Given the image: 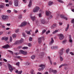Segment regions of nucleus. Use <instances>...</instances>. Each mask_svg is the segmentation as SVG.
<instances>
[{"label": "nucleus", "instance_id": "14", "mask_svg": "<svg viewBox=\"0 0 74 74\" xmlns=\"http://www.w3.org/2000/svg\"><path fill=\"white\" fill-rule=\"evenodd\" d=\"M63 49H61L60 51L59 52V55L61 56L63 55Z\"/></svg>", "mask_w": 74, "mask_h": 74}, {"label": "nucleus", "instance_id": "43", "mask_svg": "<svg viewBox=\"0 0 74 74\" xmlns=\"http://www.w3.org/2000/svg\"><path fill=\"white\" fill-rule=\"evenodd\" d=\"M28 45L29 47H32V44H31V43H29L28 44Z\"/></svg>", "mask_w": 74, "mask_h": 74}, {"label": "nucleus", "instance_id": "20", "mask_svg": "<svg viewBox=\"0 0 74 74\" xmlns=\"http://www.w3.org/2000/svg\"><path fill=\"white\" fill-rule=\"evenodd\" d=\"M18 19H21L22 18V15L21 14L19 15L18 17Z\"/></svg>", "mask_w": 74, "mask_h": 74}, {"label": "nucleus", "instance_id": "57", "mask_svg": "<svg viewBox=\"0 0 74 74\" xmlns=\"http://www.w3.org/2000/svg\"><path fill=\"white\" fill-rule=\"evenodd\" d=\"M70 54H71V55H74V53H73V52H70Z\"/></svg>", "mask_w": 74, "mask_h": 74}, {"label": "nucleus", "instance_id": "26", "mask_svg": "<svg viewBox=\"0 0 74 74\" xmlns=\"http://www.w3.org/2000/svg\"><path fill=\"white\" fill-rule=\"evenodd\" d=\"M69 25L68 24L67 25V27L65 29L66 32H67V30H68V29H69Z\"/></svg>", "mask_w": 74, "mask_h": 74}, {"label": "nucleus", "instance_id": "41", "mask_svg": "<svg viewBox=\"0 0 74 74\" xmlns=\"http://www.w3.org/2000/svg\"><path fill=\"white\" fill-rule=\"evenodd\" d=\"M53 27H56L57 26L56 24H54L53 25Z\"/></svg>", "mask_w": 74, "mask_h": 74}, {"label": "nucleus", "instance_id": "9", "mask_svg": "<svg viewBox=\"0 0 74 74\" xmlns=\"http://www.w3.org/2000/svg\"><path fill=\"white\" fill-rule=\"evenodd\" d=\"M14 4L15 6H18V0H14Z\"/></svg>", "mask_w": 74, "mask_h": 74}, {"label": "nucleus", "instance_id": "28", "mask_svg": "<svg viewBox=\"0 0 74 74\" xmlns=\"http://www.w3.org/2000/svg\"><path fill=\"white\" fill-rule=\"evenodd\" d=\"M69 51H70V49H68L67 50H66V53L67 54H68V53H69Z\"/></svg>", "mask_w": 74, "mask_h": 74}, {"label": "nucleus", "instance_id": "10", "mask_svg": "<svg viewBox=\"0 0 74 74\" xmlns=\"http://www.w3.org/2000/svg\"><path fill=\"white\" fill-rule=\"evenodd\" d=\"M58 48H59V47L57 46L51 47V49H58Z\"/></svg>", "mask_w": 74, "mask_h": 74}, {"label": "nucleus", "instance_id": "8", "mask_svg": "<svg viewBox=\"0 0 74 74\" xmlns=\"http://www.w3.org/2000/svg\"><path fill=\"white\" fill-rule=\"evenodd\" d=\"M44 55H45V52H41L39 53V56L40 58H42L43 56H44Z\"/></svg>", "mask_w": 74, "mask_h": 74}, {"label": "nucleus", "instance_id": "59", "mask_svg": "<svg viewBox=\"0 0 74 74\" xmlns=\"http://www.w3.org/2000/svg\"><path fill=\"white\" fill-rule=\"evenodd\" d=\"M15 55H19V53L17 52L15 53Z\"/></svg>", "mask_w": 74, "mask_h": 74}, {"label": "nucleus", "instance_id": "21", "mask_svg": "<svg viewBox=\"0 0 74 74\" xmlns=\"http://www.w3.org/2000/svg\"><path fill=\"white\" fill-rule=\"evenodd\" d=\"M46 22V21H45V20L44 19L41 20V22L42 24H44V23H45Z\"/></svg>", "mask_w": 74, "mask_h": 74}, {"label": "nucleus", "instance_id": "46", "mask_svg": "<svg viewBox=\"0 0 74 74\" xmlns=\"http://www.w3.org/2000/svg\"><path fill=\"white\" fill-rule=\"evenodd\" d=\"M12 37L10 36V42H12Z\"/></svg>", "mask_w": 74, "mask_h": 74}, {"label": "nucleus", "instance_id": "35", "mask_svg": "<svg viewBox=\"0 0 74 74\" xmlns=\"http://www.w3.org/2000/svg\"><path fill=\"white\" fill-rule=\"evenodd\" d=\"M31 74H34V70L33 69H32L31 70Z\"/></svg>", "mask_w": 74, "mask_h": 74}, {"label": "nucleus", "instance_id": "60", "mask_svg": "<svg viewBox=\"0 0 74 74\" xmlns=\"http://www.w3.org/2000/svg\"><path fill=\"white\" fill-rule=\"evenodd\" d=\"M59 24L60 25V26H62V25H63V23H62L59 22Z\"/></svg>", "mask_w": 74, "mask_h": 74}, {"label": "nucleus", "instance_id": "12", "mask_svg": "<svg viewBox=\"0 0 74 74\" xmlns=\"http://www.w3.org/2000/svg\"><path fill=\"white\" fill-rule=\"evenodd\" d=\"M30 18L32 19V21L33 22H34V21H35V19H36V16H31L30 17Z\"/></svg>", "mask_w": 74, "mask_h": 74}, {"label": "nucleus", "instance_id": "56", "mask_svg": "<svg viewBox=\"0 0 74 74\" xmlns=\"http://www.w3.org/2000/svg\"><path fill=\"white\" fill-rule=\"evenodd\" d=\"M15 72L16 73H17V74H18L19 72V71H18V70H16L15 71Z\"/></svg>", "mask_w": 74, "mask_h": 74}, {"label": "nucleus", "instance_id": "24", "mask_svg": "<svg viewBox=\"0 0 74 74\" xmlns=\"http://www.w3.org/2000/svg\"><path fill=\"white\" fill-rule=\"evenodd\" d=\"M53 69L51 68L49 70V72L50 73H51V72H53Z\"/></svg>", "mask_w": 74, "mask_h": 74}, {"label": "nucleus", "instance_id": "38", "mask_svg": "<svg viewBox=\"0 0 74 74\" xmlns=\"http://www.w3.org/2000/svg\"><path fill=\"white\" fill-rule=\"evenodd\" d=\"M58 1L60 3H63V1L62 0H58Z\"/></svg>", "mask_w": 74, "mask_h": 74}, {"label": "nucleus", "instance_id": "63", "mask_svg": "<svg viewBox=\"0 0 74 74\" xmlns=\"http://www.w3.org/2000/svg\"><path fill=\"white\" fill-rule=\"evenodd\" d=\"M14 45H16V44H18V43H17V41H16V42L14 43Z\"/></svg>", "mask_w": 74, "mask_h": 74}, {"label": "nucleus", "instance_id": "7", "mask_svg": "<svg viewBox=\"0 0 74 74\" xmlns=\"http://www.w3.org/2000/svg\"><path fill=\"white\" fill-rule=\"evenodd\" d=\"M20 53H22V54H23V55H26L27 54V52L22 50L20 51Z\"/></svg>", "mask_w": 74, "mask_h": 74}, {"label": "nucleus", "instance_id": "33", "mask_svg": "<svg viewBox=\"0 0 74 74\" xmlns=\"http://www.w3.org/2000/svg\"><path fill=\"white\" fill-rule=\"evenodd\" d=\"M57 32H58V30H56L54 32H53V34H55V33H57Z\"/></svg>", "mask_w": 74, "mask_h": 74}, {"label": "nucleus", "instance_id": "64", "mask_svg": "<svg viewBox=\"0 0 74 74\" xmlns=\"http://www.w3.org/2000/svg\"><path fill=\"white\" fill-rule=\"evenodd\" d=\"M6 25L7 26H10V25H11V24H10V23H8L6 24Z\"/></svg>", "mask_w": 74, "mask_h": 74}, {"label": "nucleus", "instance_id": "30", "mask_svg": "<svg viewBox=\"0 0 74 74\" xmlns=\"http://www.w3.org/2000/svg\"><path fill=\"white\" fill-rule=\"evenodd\" d=\"M0 8H4V5H0Z\"/></svg>", "mask_w": 74, "mask_h": 74}, {"label": "nucleus", "instance_id": "32", "mask_svg": "<svg viewBox=\"0 0 74 74\" xmlns=\"http://www.w3.org/2000/svg\"><path fill=\"white\" fill-rule=\"evenodd\" d=\"M12 36L13 37V38H15V37H16V35L15 34H13L12 35Z\"/></svg>", "mask_w": 74, "mask_h": 74}, {"label": "nucleus", "instance_id": "51", "mask_svg": "<svg viewBox=\"0 0 74 74\" xmlns=\"http://www.w3.org/2000/svg\"><path fill=\"white\" fill-rule=\"evenodd\" d=\"M1 27H2L3 29L5 28V26L2 25Z\"/></svg>", "mask_w": 74, "mask_h": 74}, {"label": "nucleus", "instance_id": "42", "mask_svg": "<svg viewBox=\"0 0 74 74\" xmlns=\"http://www.w3.org/2000/svg\"><path fill=\"white\" fill-rule=\"evenodd\" d=\"M22 34L24 37H26V35H25V34H24V33H22Z\"/></svg>", "mask_w": 74, "mask_h": 74}, {"label": "nucleus", "instance_id": "36", "mask_svg": "<svg viewBox=\"0 0 74 74\" xmlns=\"http://www.w3.org/2000/svg\"><path fill=\"white\" fill-rule=\"evenodd\" d=\"M7 12L8 13H11V10H8L7 11Z\"/></svg>", "mask_w": 74, "mask_h": 74}, {"label": "nucleus", "instance_id": "2", "mask_svg": "<svg viewBox=\"0 0 74 74\" xmlns=\"http://www.w3.org/2000/svg\"><path fill=\"white\" fill-rule=\"evenodd\" d=\"M8 67H9V70L11 72L13 71V70H15L16 69L15 68H14L13 69H12V66L10 64H8Z\"/></svg>", "mask_w": 74, "mask_h": 74}, {"label": "nucleus", "instance_id": "23", "mask_svg": "<svg viewBox=\"0 0 74 74\" xmlns=\"http://www.w3.org/2000/svg\"><path fill=\"white\" fill-rule=\"evenodd\" d=\"M49 5H51L53 4V2L51 1H50L49 3Z\"/></svg>", "mask_w": 74, "mask_h": 74}, {"label": "nucleus", "instance_id": "47", "mask_svg": "<svg viewBox=\"0 0 74 74\" xmlns=\"http://www.w3.org/2000/svg\"><path fill=\"white\" fill-rule=\"evenodd\" d=\"M16 65H17V66H19V62L16 63Z\"/></svg>", "mask_w": 74, "mask_h": 74}, {"label": "nucleus", "instance_id": "16", "mask_svg": "<svg viewBox=\"0 0 74 74\" xmlns=\"http://www.w3.org/2000/svg\"><path fill=\"white\" fill-rule=\"evenodd\" d=\"M46 14L47 16H50V15L51 14V13L50 12L46 11Z\"/></svg>", "mask_w": 74, "mask_h": 74}, {"label": "nucleus", "instance_id": "37", "mask_svg": "<svg viewBox=\"0 0 74 74\" xmlns=\"http://www.w3.org/2000/svg\"><path fill=\"white\" fill-rule=\"evenodd\" d=\"M24 40L23 38H21L20 40V42L21 43H22V42H23V41Z\"/></svg>", "mask_w": 74, "mask_h": 74}, {"label": "nucleus", "instance_id": "5", "mask_svg": "<svg viewBox=\"0 0 74 74\" xmlns=\"http://www.w3.org/2000/svg\"><path fill=\"white\" fill-rule=\"evenodd\" d=\"M59 39L60 40H63V39L64 38V37L63 35V34H60L59 35Z\"/></svg>", "mask_w": 74, "mask_h": 74}, {"label": "nucleus", "instance_id": "62", "mask_svg": "<svg viewBox=\"0 0 74 74\" xmlns=\"http://www.w3.org/2000/svg\"><path fill=\"white\" fill-rule=\"evenodd\" d=\"M38 32V29H36V31H35V33H37V32Z\"/></svg>", "mask_w": 74, "mask_h": 74}, {"label": "nucleus", "instance_id": "52", "mask_svg": "<svg viewBox=\"0 0 74 74\" xmlns=\"http://www.w3.org/2000/svg\"><path fill=\"white\" fill-rule=\"evenodd\" d=\"M12 4V1H10L9 2V4L10 5H11V4Z\"/></svg>", "mask_w": 74, "mask_h": 74}, {"label": "nucleus", "instance_id": "13", "mask_svg": "<svg viewBox=\"0 0 74 74\" xmlns=\"http://www.w3.org/2000/svg\"><path fill=\"white\" fill-rule=\"evenodd\" d=\"M60 17H61L62 19H66V20H67V17H64V15H63V14H61L60 15Z\"/></svg>", "mask_w": 74, "mask_h": 74}, {"label": "nucleus", "instance_id": "19", "mask_svg": "<svg viewBox=\"0 0 74 74\" xmlns=\"http://www.w3.org/2000/svg\"><path fill=\"white\" fill-rule=\"evenodd\" d=\"M53 42H54V40H53V38H51V42H50L49 44L51 45V44H52V43H53Z\"/></svg>", "mask_w": 74, "mask_h": 74}, {"label": "nucleus", "instance_id": "15", "mask_svg": "<svg viewBox=\"0 0 74 74\" xmlns=\"http://www.w3.org/2000/svg\"><path fill=\"white\" fill-rule=\"evenodd\" d=\"M42 38H43V37H41L38 38V43H39V44H40V43H41V42L42 41L41 40H42Z\"/></svg>", "mask_w": 74, "mask_h": 74}, {"label": "nucleus", "instance_id": "55", "mask_svg": "<svg viewBox=\"0 0 74 74\" xmlns=\"http://www.w3.org/2000/svg\"><path fill=\"white\" fill-rule=\"evenodd\" d=\"M49 33H50V31H49V30L47 32H46L47 34H48Z\"/></svg>", "mask_w": 74, "mask_h": 74}, {"label": "nucleus", "instance_id": "4", "mask_svg": "<svg viewBox=\"0 0 74 74\" xmlns=\"http://www.w3.org/2000/svg\"><path fill=\"white\" fill-rule=\"evenodd\" d=\"M40 67H42L41 68H40L38 69L39 71H41V70H44V68H45V65L43 64H41L40 65Z\"/></svg>", "mask_w": 74, "mask_h": 74}, {"label": "nucleus", "instance_id": "22", "mask_svg": "<svg viewBox=\"0 0 74 74\" xmlns=\"http://www.w3.org/2000/svg\"><path fill=\"white\" fill-rule=\"evenodd\" d=\"M36 58V56L34 55H33L31 56V58L32 59H34V58Z\"/></svg>", "mask_w": 74, "mask_h": 74}, {"label": "nucleus", "instance_id": "29", "mask_svg": "<svg viewBox=\"0 0 74 74\" xmlns=\"http://www.w3.org/2000/svg\"><path fill=\"white\" fill-rule=\"evenodd\" d=\"M52 73H53L54 74H56V73H57V71L56 70H53Z\"/></svg>", "mask_w": 74, "mask_h": 74}, {"label": "nucleus", "instance_id": "49", "mask_svg": "<svg viewBox=\"0 0 74 74\" xmlns=\"http://www.w3.org/2000/svg\"><path fill=\"white\" fill-rule=\"evenodd\" d=\"M66 42V40H65L62 41V43H63V44H65Z\"/></svg>", "mask_w": 74, "mask_h": 74}, {"label": "nucleus", "instance_id": "53", "mask_svg": "<svg viewBox=\"0 0 74 74\" xmlns=\"http://www.w3.org/2000/svg\"><path fill=\"white\" fill-rule=\"evenodd\" d=\"M71 22L72 23H74V18L72 20Z\"/></svg>", "mask_w": 74, "mask_h": 74}, {"label": "nucleus", "instance_id": "34", "mask_svg": "<svg viewBox=\"0 0 74 74\" xmlns=\"http://www.w3.org/2000/svg\"><path fill=\"white\" fill-rule=\"evenodd\" d=\"M39 17L40 18H41V17H42V14L41 13H40L38 14Z\"/></svg>", "mask_w": 74, "mask_h": 74}, {"label": "nucleus", "instance_id": "18", "mask_svg": "<svg viewBox=\"0 0 74 74\" xmlns=\"http://www.w3.org/2000/svg\"><path fill=\"white\" fill-rule=\"evenodd\" d=\"M2 40H4L5 41H7V40L8 39V37H3L2 38Z\"/></svg>", "mask_w": 74, "mask_h": 74}, {"label": "nucleus", "instance_id": "39", "mask_svg": "<svg viewBox=\"0 0 74 74\" xmlns=\"http://www.w3.org/2000/svg\"><path fill=\"white\" fill-rule=\"evenodd\" d=\"M22 71H18V74H22Z\"/></svg>", "mask_w": 74, "mask_h": 74}, {"label": "nucleus", "instance_id": "44", "mask_svg": "<svg viewBox=\"0 0 74 74\" xmlns=\"http://www.w3.org/2000/svg\"><path fill=\"white\" fill-rule=\"evenodd\" d=\"M62 66H67V64H62Z\"/></svg>", "mask_w": 74, "mask_h": 74}, {"label": "nucleus", "instance_id": "6", "mask_svg": "<svg viewBox=\"0 0 74 74\" xmlns=\"http://www.w3.org/2000/svg\"><path fill=\"white\" fill-rule=\"evenodd\" d=\"M26 25H27L26 22H23L21 24V25H20V27H23V26H26Z\"/></svg>", "mask_w": 74, "mask_h": 74}, {"label": "nucleus", "instance_id": "40", "mask_svg": "<svg viewBox=\"0 0 74 74\" xmlns=\"http://www.w3.org/2000/svg\"><path fill=\"white\" fill-rule=\"evenodd\" d=\"M19 29H17L16 31H15V32L16 33H18V32H19Z\"/></svg>", "mask_w": 74, "mask_h": 74}, {"label": "nucleus", "instance_id": "3", "mask_svg": "<svg viewBox=\"0 0 74 74\" xmlns=\"http://www.w3.org/2000/svg\"><path fill=\"white\" fill-rule=\"evenodd\" d=\"M1 18L2 19L3 21H7L8 18V16L3 15L2 16Z\"/></svg>", "mask_w": 74, "mask_h": 74}, {"label": "nucleus", "instance_id": "1", "mask_svg": "<svg viewBox=\"0 0 74 74\" xmlns=\"http://www.w3.org/2000/svg\"><path fill=\"white\" fill-rule=\"evenodd\" d=\"M40 10V8L38 7L37 6H36L33 10V12H38V11Z\"/></svg>", "mask_w": 74, "mask_h": 74}, {"label": "nucleus", "instance_id": "48", "mask_svg": "<svg viewBox=\"0 0 74 74\" xmlns=\"http://www.w3.org/2000/svg\"><path fill=\"white\" fill-rule=\"evenodd\" d=\"M8 52H10V53H11L12 54H13V52H12V51L11 50H8Z\"/></svg>", "mask_w": 74, "mask_h": 74}, {"label": "nucleus", "instance_id": "45", "mask_svg": "<svg viewBox=\"0 0 74 74\" xmlns=\"http://www.w3.org/2000/svg\"><path fill=\"white\" fill-rule=\"evenodd\" d=\"M46 32V30L43 29L42 30V33H44Z\"/></svg>", "mask_w": 74, "mask_h": 74}, {"label": "nucleus", "instance_id": "31", "mask_svg": "<svg viewBox=\"0 0 74 74\" xmlns=\"http://www.w3.org/2000/svg\"><path fill=\"white\" fill-rule=\"evenodd\" d=\"M69 40L70 42H71V43H73V40H72V39H69Z\"/></svg>", "mask_w": 74, "mask_h": 74}, {"label": "nucleus", "instance_id": "61", "mask_svg": "<svg viewBox=\"0 0 74 74\" xmlns=\"http://www.w3.org/2000/svg\"><path fill=\"white\" fill-rule=\"evenodd\" d=\"M51 29H53V28H54V27H53V25H52L51 26Z\"/></svg>", "mask_w": 74, "mask_h": 74}, {"label": "nucleus", "instance_id": "58", "mask_svg": "<svg viewBox=\"0 0 74 74\" xmlns=\"http://www.w3.org/2000/svg\"><path fill=\"white\" fill-rule=\"evenodd\" d=\"M14 12H16V13H17V12H18V11H17L15 10V9H14Z\"/></svg>", "mask_w": 74, "mask_h": 74}, {"label": "nucleus", "instance_id": "50", "mask_svg": "<svg viewBox=\"0 0 74 74\" xmlns=\"http://www.w3.org/2000/svg\"><path fill=\"white\" fill-rule=\"evenodd\" d=\"M17 44H19L21 43L20 42V41H17Z\"/></svg>", "mask_w": 74, "mask_h": 74}, {"label": "nucleus", "instance_id": "27", "mask_svg": "<svg viewBox=\"0 0 74 74\" xmlns=\"http://www.w3.org/2000/svg\"><path fill=\"white\" fill-rule=\"evenodd\" d=\"M60 60L61 62H62L63 60V58H62V56H60Z\"/></svg>", "mask_w": 74, "mask_h": 74}, {"label": "nucleus", "instance_id": "17", "mask_svg": "<svg viewBox=\"0 0 74 74\" xmlns=\"http://www.w3.org/2000/svg\"><path fill=\"white\" fill-rule=\"evenodd\" d=\"M32 5V1L30 0L29 3V4L28 5V6L29 7H31Z\"/></svg>", "mask_w": 74, "mask_h": 74}, {"label": "nucleus", "instance_id": "25", "mask_svg": "<svg viewBox=\"0 0 74 74\" xmlns=\"http://www.w3.org/2000/svg\"><path fill=\"white\" fill-rule=\"evenodd\" d=\"M23 49H28V47H22Z\"/></svg>", "mask_w": 74, "mask_h": 74}, {"label": "nucleus", "instance_id": "54", "mask_svg": "<svg viewBox=\"0 0 74 74\" xmlns=\"http://www.w3.org/2000/svg\"><path fill=\"white\" fill-rule=\"evenodd\" d=\"M33 39L32 38L30 37L29 38V41H32V40Z\"/></svg>", "mask_w": 74, "mask_h": 74}, {"label": "nucleus", "instance_id": "11", "mask_svg": "<svg viewBox=\"0 0 74 74\" xmlns=\"http://www.w3.org/2000/svg\"><path fill=\"white\" fill-rule=\"evenodd\" d=\"M10 47V46L8 45H7L4 46L2 47V48H5V49H7Z\"/></svg>", "mask_w": 74, "mask_h": 74}]
</instances>
